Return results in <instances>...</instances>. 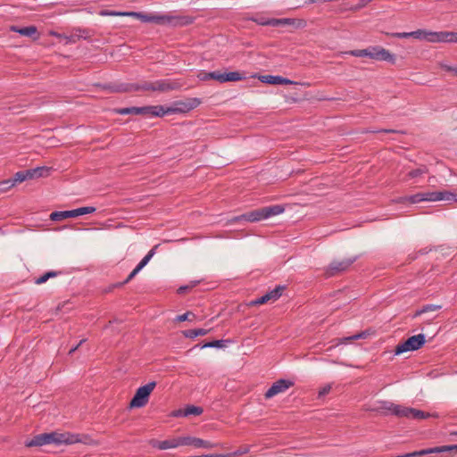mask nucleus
<instances>
[{"label": "nucleus", "instance_id": "nucleus-11", "mask_svg": "<svg viewBox=\"0 0 457 457\" xmlns=\"http://www.w3.org/2000/svg\"><path fill=\"white\" fill-rule=\"evenodd\" d=\"M367 57L377 61H385L392 64H394L396 60L394 54L379 46L368 47Z\"/></svg>", "mask_w": 457, "mask_h": 457}, {"label": "nucleus", "instance_id": "nucleus-13", "mask_svg": "<svg viewBox=\"0 0 457 457\" xmlns=\"http://www.w3.org/2000/svg\"><path fill=\"white\" fill-rule=\"evenodd\" d=\"M47 441H49L50 444L54 445H72L75 443L79 442V435L70 434V433H57V432H52V433H46Z\"/></svg>", "mask_w": 457, "mask_h": 457}, {"label": "nucleus", "instance_id": "nucleus-50", "mask_svg": "<svg viewBox=\"0 0 457 457\" xmlns=\"http://www.w3.org/2000/svg\"><path fill=\"white\" fill-rule=\"evenodd\" d=\"M390 404H394V403H390V402H383V403H381V406L379 407V410H381L382 411H390L391 412V408H389Z\"/></svg>", "mask_w": 457, "mask_h": 457}, {"label": "nucleus", "instance_id": "nucleus-49", "mask_svg": "<svg viewBox=\"0 0 457 457\" xmlns=\"http://www.w3.org/2000/svg\"><path fill=\"white\" fill-rule=\"evenodd\" d=\"M150 18H151V14H147V13L140 12L137 16V19L143 22H150V21H151Z\"/></svg>", "mask_w": 457, "mask_h": 457}, {"label": "nucleus", "instance_id": "nucleus-18", "mask_svg": "<svg viewBox=\"0 0 457 457\" xmlns=\"http://www.w3.org/2000/svg\"><path fill=\"white\" fill-rule=\"evenodd\" d=\"M13 32H17L21 36L34 37L35 39L38 38L37 29L35 26H28L23 28H19L16 26H12L10 29Z\"/></svg>", "mask_w": 457, "mask_h": 457}, {"label": "nucleus", "instance_id": "nucleus-24", "mask_svg": "<svg viewBox=\"0 0 457 457\" xmlns=\"http://www.w3.org/2000/svg\"><path fill=\"white\" fill-rule=\"evenodd\" d=\"M158 245H154L148 253L140 261V262L135 268L138 272L149 262L152 257L155 254V250L158 248Z\"/></svg>", "mask_w": 457, "mask_h": 457}, {"label": "nucleus", "instance_id": "nucleus-14", "mask_svg": "<svg viewBox=\"0 0 457 457\" xmlns=\"http://www.w3.org/2000/svg\"><path fill=\"white\" fill-rule=\"evenodd\" d=\"M294 386V382L289 379H278L274 382L271 386L265 393V398L270 399L273 396L286 392L288 388Z\"/></svg>", "mask_w": 457, "mask_h": 457}, {"label": "nucleus", "instance_id": "nucleus-37", "mask_svg": "<svg viewBox=\"0 0 457 457\" xmlns=\"http://www.w3.org/2000/svg\"><path fill=\"white\" fill-rule=\"evenodd\" d=\"M345 54L355 56V57H367L368 48L352 50V51L346 52Z\"/></svg>", "mask_w": 457, "mask_h": 457}, {"label": "nucleus", "instance_id": "nucleus-3", "mask_svg": "<svg viewBox=\"0 0 457 457\" xmlns=\"http://www.w3.org/2000/svg\"><path fill=\"white\" fill-rule=\"evenodd\" d=\"M200 80L205 81L214 79L220 83L228 81H239L244 79V76L238 71L221 72L220 71H214L211 72H201L198 75Z\"/></svg>", "mask_w": 457, "mask_h": 457}, {"label": "nucleus", "instance_id": "nucleus-33", "mask_svg": "<svg viewBox=\"0 0 457 457\" xmlns=\"http://www.w3.org/2000/svg\"><path fill=\"white\" fill-rule=\"evenodd\" d=\"M50 170L51 169L46 166L37 167L33 169V172L36 179L49 176Z\"/></svg>", "mask_w": 457, "mask_h": 457}, {"label": "nucleus", "instance_id": "nucleus-1", "mask_svg": "<svg viewBox=\"0 0 457 457\" xmlns=\"http://www.w3.org/2000/svg\"><path fill=\"white\" fill-rule=\"evenodd\" d=\"M285 211V207L279 204L266 206L263 208L256 209L252 212L244 213L242 215L234 217L231 220V222H237L240 220H246L250 222H256L265 219H268L272 216H276L283 213Z\"/></svg>", "mask_w": 457, "mask_h": 457}, {"label": "nucleus", "instance_id": "nucleus-12", "mask_svg": "<svg viewBox=\"0 0 457 457\" xmlns=\"http://www.w3.org/2000/svg\"><path fill=\"white\" fill-rule=\"evenodd\" d=\"M108 88L112 92H129L137 90L154 91V83L145 81L141 84H120L109 86Z\"/></svg>", "mask_w": 457, "mask_h": 457}, {"label": "nucleus", "instance_id": "nucleus-58", "mask_svg": "<svg viewBox=\"0 0 457 457\" xmlns=\"http://www.w3.org/2000/svg\"><path fill=\"white\" fill-rule=\"evenodd\" d=\"M85 342H86V339H81V340L79 341V343L76 346L72 347V348L69 351V354H72V353H74V352H75V351H76V350H77V349H78V348H79V347L83 343H85Z\"/></svg>", "mask_w": 457, "mask_h": 457}, {"label": "nucleus", "instance_id": "nucleus-62", "mask_svg": "<svg viewBox=\"0 0 457 457\" xmlns=\"http://www.w3.org/2000/svg\"><path fill=\"white\" fill-rule=\"evenodd\" d=\"M63 39L66 40V44L68 43H74L75 42V37L73 36H63Z\"/></svg>", "mask_w": 457, "mask_h": 457}, {"label": "nucleus", "instance_id": "nucleus-61", "mask_svg": "<svg viewBox=\"0 0 457 457\" xmlns=\"http://www.w3.org/2000/svg\"><path fill=\"white\" fill-rule=\"evenodd\" d=\"M361 337H362V335H361V334H357V335H354V336L350 337H345V338H344L343 340H344V341H347V340H354V339H359V338H361Z\"/></svg>", "mask_w": 457, "mask_h": 457}, {"label": "nucleus", "instance_id": "nucleus-23", "mask_svg": "<svg viewBox=\"0 0 457 457\" xmlns=\"http://www.w3.org/2000/svg\"><path fill=\"white\" fill-rule=\"evenodd\" d=\"M430 453H449L450 454L457 453V445H442L430 448Z\"/></svg>", "mask_w": 457, "mask_h": 457}, {"label": "nucleus", "instance_id": "nucleus-38", "mask_svg": "<svg viewBox=\"0 0 457 457\" xmlns=\"http://www.w3.org/2000/svg\"><path fill=\"white\" fill-rule=\"evenodd\" d=\"M195 318V315L193 312H187L181 315L177 316L176 320L181 322V321H186V320H192Z\"/></svg>", "mask_w": 457, "mask_h": 457}, {"label": "nucleus", "instance_id": "nucleus-59", "mask_svg": "<svg viewBox=\"0 0 457 457\" xmlns=\"http://www.w3.org/2000/svg\"><path fill=\"white\" fill-rule=\"evenodd\" d=\"M278 19H275V18H273V19H269V21H268V26L278 27Z\"/></svg>", "mask_w": 457, "mask_h": 457}, {"label": "nucleus", "instance_id": "nucleus-42", "mask_svg": "<svg viewBox=\"0 0 457 457\" xmlns=\"http://www.w3.org/2000/svg\"><path fill=\"white\" fill-rule=\"evenodd\" d=\"M248 20L255 22L258 25L268 26L269 19L264 18V17H251V18H248Z\"/></svg>", "mask_w": 457, "mask_h": 457}, {"label": "nucleus", "instance_id": "nucleus-8", "mask_svg": "<svg viewBox=\"0 0 457 457\" xmlns=\"http://www.w3.org/2000/svg\"><path fill=\"white\" fill-rule=\"evenodd\" d=\"M356 261V257L345 258L343 260L333 261L326 269L325 276L327 278L337 276L349 270L352 264Z\"/></svg>", "mask_w": 457, "mask_h": 457}, {"label": "nucleus", "instance_id": "nucleus-5", "mask_svg": "<svg viewBox=\"0 0 457 457\" xmlns=\"http://www.w3.org/2000/svg\"><path fill=\"white\" fill-rule=\"evenodd\" d=\"M389 408H391L392 414L400 418L425 420L430 416L429 413L422 411L420 410L411 407H405L398 404H390Z\"/></svg>", "mask_w": 457, "mask_h": 457}, {"label": "nucleus", "instance_id": "nucleus-45", "mask_svg": "<svg viewBox=\"0 0 457 457\" xmlns=\"http://www.w3.org/2000/svg\"><path fill=\"white\" fill-rule=\"evenodd\" d=\"M101 16H120V12L119 11H111V10H101L99 12Z\"/></svg>", "mask_w": 457, "mask_h": 457}, {"label": "nucleus", "instance_id": "nucleus-44", "mask_svg": "<svg viewBox=\"0 0 457 457\" xmlns=\"http://www.w3.org/2000/svg\"><path fill=\"white\" fill-rule=\"evenodd\" d=\"M14 186V182L12 179H7L0 182V190L5 191Z\"/></svg>", "mask_w": 457, "mask_h": 457}, {"label": "nucleus", "instance_id": "nucleus-41", "mask_svg": "<svg viewBox=\"0 0 457 457\" xmlns=\"http://www.w3.org/2000/svg\"><path fill=\"white\" fill-rule=\"evenodd\" d=\"M270 298H269V295L268 294L266 293L265 295H263L262 296L253 300L251 302V305H260V304H263V303H266L268 302H270Z\"/></svg>", "mask_w": 457, "mask_h": 457}, {"label": "nucleus", "instance_id": "nucleus-10", "mask_svg": "<svg viewBox=\"0 0 457 457\" xmlns=\"http://www.w3.org/2000/svg\"><path fill=\"white\" fill-rule=\"evenodd\" d=\"M425 41L429 43H457V32L426 30Z\"/></svg>", "mask_w": 457, "mask_h": 457}, {"label": "nucleus", "instance_id": "nucleus-36", "mask_svg": "<svg viewBox=\"0 0 457 457\" xmlns=\"http://www.w3.org/2000/svg\"><path fill=\"white\" fill-rule=\"evenodd\" d=\"M250 449H251L250 445H243L238 450L235 451L234 453L226 454L227 455L226 457L239 456V455L246 454L250 452Z\"/></svg>", "mask_w": 457, "mask_h": 457}, {"label": "nucleus", "instance_id": "nucleus-39", "mask_svg": "<svg viewBox=\"0 0 457 457\" xmlns=\"http://www.w3.org/2000/svg\"><path fill=\"white\" fill-rule=\"evenodd\" d=\"M12 182H14V185L16 183H21L26 180V175L24 174V170L18 171L14 174L13 178L12 179Z\"/></svg>", "mask_w": 457, "mask_h": 457}, {"label": "nucleus", "instance_id": "nucleus-47", "mask_svg": "<svg viewBox=\"0 0 457 457\" xmlns=\"http://www.w3.org/2000/svg\"><path fill=\"white\" fill-rule=\"evenodd\" d=\"M330 390H331L330 385H326L323 387H321L318 393L319 398H321V397H324L325 395H327L330 392Z\"/></svg>", "mask_w": 457, "mask_h": 457}, {"label": "nucleus", "instance_id": "nucleus-9", "mask_svg": "<svg viewBox=\"0 0 457 457\" xmlns=\"http://www.w3.org/2000/svg\"><path fill=\"white\" fill-rule=\"evenodd\" d=\"M96 212V208L92 206H85L71 211L54 212L50 214L51 220L60 221L68 218H74L84 214H89Z\"/></svg>", "mask_w": 457, "mask_h": 457}, {"label": "nucleus", "instance_id": "nucleus-22", "mask_svg": "<svg viewBox=\"0 0 457 457\" xmlns=\"http://www.w3.org/2000/svg\"><path fill=\"white\" fill-rule=\"evenodd\" d=\"M428 172V169L426 165H420L417 169L410 170L406 174L405 181L412 179L418 177H421Z\"/></svg>", "mask_w": 457, "mask_h": 457}, {"label": "nucleus", "instance_id": "nucleus-60", "mask_svg": "<svg viewBox=\"0 0 457 457\" xmlns=\"http://www.w3.org/2000/svg\"><path fill=\"white\" fill-rule=\"evenodd\" d=\"M190 289V287H188V285H186V286H182L180 287H179L178 289V293L179 294H184L187 290Z\"/></svg>", "mask_w": 457, "mask_h": 457}, {"label": "nucleus", "instance_id": "nucleus-56", "mask_svg": "<svg viewBox=\"0 0 457 457\" xmlns=\"http://www.w3.org/2000/svg\"><path fill=\"white\" fill-rule=\"evenodd\" d=\"M370 132H373V133H398L399 131L395 130V129H380V130H371Z\"/></svg>", "mask_w": 457, "mask_h": 457}, {"label": "nucleus", "instance_id": "nucleus-35", "mask_svg": "<svg viewBox=\"0 0 457 457\" xmlns=\"http://www.w3.org/2000/svg\"><path fill=\"white\" fill-rule=\"evenodd\" d=\"M225 346V341L224 340H214L212 342L205 343L202 348H221Z\"/></svg>", "mask_w": 457, "mask_h": 457}, {"label": "nucleus", "instance_id": "nucleus-64", "mask_svg": "<svg viewBox=\"0 0 457 457\" xmlns=\"http://www.w3.org/2000/svg\"><path fill=\"white\" fill-rule=\"evenodd\" d=\"M199 283L198 280H195V281H191L189 284H188V287L191 288L195 287L197 284Z\"/></svg>", "mask_w": 457, "mask_h": 457}, {"label": "nucleus", "instance_id": "nucleus-7", "mask_svg": "<svg viewBox=\"0 0 457 457\" xmlns=\"http://www.w3.org/2000/svg\"><path fill=\"white\" fill-rule=\"evenodd\" d=\"M426 343L425 335L418 334L409 337L404 342L398 344L395 346V353L399 355L405 352L416 351L420 349Z\"/></svg>", "mask_w": 457, "mask_h": 457}, {"label": "nucleus", "instance_id": "nucleus-55", "mask_svg": "<svg viewBox=\"0 0 457 457\" xmlns=\"http://www.w3.org/2000/svg\"><path fill=\"white\" fill-rule=\"evenodd\" d=\"M138 273V271L134 269L130 274L128 276V278L125 279V281L122 283V285L129 283L135 276Z\"/></svg>", "mask_w": 457, "mask_h": 457}, {"label": "nucleus", "instance_id": "nucleus-52", "mask_svg": "<svg viewBox=\"0 0 457 457\" xmlns=\"http://www.w3.org/2000/svg\"><path fill=\"white\" fill-rule=\"evenodd\" d=\"M139 12H120V16L134 17L137 19Z\"/></svg>", "mask_w": 457, "mask_h": 457}, {"label": "nucleus", "instance_id": "nucleus-43", "mask_svg": "<svg viewBox=\"0 0 457 457\" xmlns=\"http://www.w3.org/2000/svg\"><path fill=\"white\" fill-rule=\"evenodd\" d=\"M408 201L411 204H417L420 202H423L424 198H423L422 193H418V194L409 196Z\"/></svg>", "mask_w": 457, "mask_h": 457}, {"label": "nucleus", "instance_id": "nucleus-4", "mask_svg": "<svg viewBox=\"0 0 457 457\" xmlns=\"http://www.w3.org/2000/svg\"><path fill=\"white\" fill-rule=\"evenodd\" d=\"M150 22L157 24H169L174 27L187 26L193 23V18L189 16H178L169 14H151Z\"/></svg>", "mask_w": 457, "mask_h": 457}, {"label": "nucleus", "instance_id": "nucleus-40", "mask_svg": "<svg viewBox=\"0 0 457 457\" xmlns=\"http://www.w3.org/2000/svg\"><path fill=\"white\" fill-rule=\"evenodd\" d=\"M426 30L425 29H417L415 31L411 32V37L420 40H425Z\"/></svg>", "mask_w": 457, "mask_h": 457}, {"label": "nucleus", "instance_id": "nucleus-28", "mask_svg": "<svg viewBox=\"0 0 457 457\" xmlns=\"http://www.w3.org/2000/svg\"><path fill=\"white\" fill-rule=\"evenodd\" d=\"M442 308L441 305L437 304H427L424 305L420 310L416 311L413 317L420 316L423 313L428 312H436L439 311Z\"/></svg>", "mask_w": 457, "mask_h": 457}, {"label": "nucleus", "instance_id": "nucleus-25", "mask_svg": "<svg viewBox=\"0 0 457 457\" xmlns=\"http://www.w3.org/2000/svg\"><path fill=\"white\" fill-rule=\"evenodd\" d=\"M158 245H154L148 253L140 261V262L135 268L138 272L149 262L152 257L155 254V250L158 248Z\"/></svg>", "mask_w": 457, "mask_h": 457}, {"label": "nucleus", "instance_id": "nucleus-31", "mask_svg": "<svg viewBox=\"0 0 457 457\" xmlns=\"http://www.w3.org/2000/svg\"><path fill=\"white\" fill-rule=\"evenodd\" d=\"M60 272L57 271H48L39 278L35 279V284L40 285L46 283L49 278H55Z\"/></svg>", "mask_w": 457, "mask_h": 457}, {"label": "nucleus", "instance_id": "nucleus-34", "mask_svg": "<svg viewBox=\"0 0 457 457\" xmlns=\"http://www.w3.org/2000/svg\"><path fill=\"white\" fill-rule=\"evenodd\" d=\"M195 438L193 436H179L178 437L179 445H193L195 446Z\"/></svg>", "mask_w": 457, "mask_h": 457}, {"label": "nucleus", "instance_id": "nucleus-51", "mask_svg": "<svg viewBox=\"0 0 457 457\" xmlns=\"http://www.w3.org/2000/svg\"><path fill=\"white\" fill-rule=\"evenodd\" d=\"M372 0H361L359 4L353 8V10H359L365 7Z\"/></svg>", "mask_w": 457, "mask_h": 457}, {"label": "nucleus", "instance_id": "nucleus-17", "mask_svg": "<svg viewBox=\"0 0 457 457\" xmlns=\"http://www.w3.org/2000/svg\"><path fill=\"white\" fill-rule=\"evenodd\" d=\"M154 91L158 92H169L172 90H178L182 87V84L179 80H172L169 79H159L154 81Z\"/></svg>", "mask_w": 457, "mask_h": 457}, {"label": "nucleus", "instance_id": "nucleus-32", "mask_svg": "<svg viewBox=\"0 0 457 457\" xmlns=\"http://www.w3.org/2000/svg\"><path fill=\"white\" fill-rule=\"evenodd\" d=\"M260 80L270 85H279L280 76L263 75L260 78Z\"/></svg>", "mask_w": 457, "mask_h": 457}, {"label": "nucleus", "instance_id": "nucleus-15", "mask_svg": "<svg viewBox=\"0 0 457 457\" xmlns=\"http://www.w3.org/2000/svg\"><path fill=\"white\" fill-rule=\"evenodd\" d=\"M201 104V100L196 97L188 98L186 101H180L177 102L175 104L174 108H165V110H172L169 113H175V112H187L191 110H194L195 108L198 107Z\"/></svg>", "mask_w": 457, "mask_h": 457}, {"label": "nucleus", "instance_id": "nucleus-16", "mask_svg": "<svg viewBox=\"0 0 457 457\" xmlns=\"http://www.w3.org/2000/svg\"><path fill=\"white\" fill-rule=\"evenodd\" d=\"M424 201L436 202V201H456L457 198L453 194L448 191H434L422 193Z\"/></svg>", "mask_w": 457, "mask_h": 457}, {"label": "nucleus", "instance_id": "nucleus-20", "mask_svg": "<svg viewBox=\"0 0 457 457\" xmlns=\"http://www.w3.org/2000/svg\"><path fill=\"white\" fill-rule=\"evenodd\" d=\"M204 410L202 407L195 406V405H188L184 410H179L175 411L174 416H189V415H195L198 416L203 413Z\"/></svg>", "mask_w": 457, "mask_h": 457}, {"label": "nucleus", "instance_id": "nucleus-54", "mask_svg": "<svg viewBox=\"0 0 457 457\" xmlns=\"http://www.w3.org/2000/svg\"><path fill=\"white\" fill-rule=\"evenodd\" d=\"M24 174L26 175V180L36 179L34 172H33V169L25 170Z\"/></svg>", "mask_w": 457, "mask_h": 457}, {"label": "nucleus", "instance_id": "nucleus-2", "mask_svg": "<svg viewBox=\"0 0 457 457\" xmlns=\"http://www.w3.org/2000/svg\"><path fill=\"white\" fill-rule=\"evenodd\" d=\"M172 110H165L162 105H147L142 107H126L115 110V112L120 115H143L146 117H162Z\"/></svg>", "mask_w": 457, "mask_h": 457}, {"label": "nucleus", "instance_id": "nucleus-27", "mask_svg": "<svg viewBox=\"0 0 457 457\" xmlns=\"http://www.w3.org/2000/svg\"><path fill=\"white\" fill-rule=\"evenodd\" d=\"M210 330L204 328L187 329L183 331V335L188 338H195L199 336H205Z\"/></svg>", "mask_w": 457, "mask_h": 457}, {"label": "nucleus", "instance_id": "nucleus-46", "mask_svg": "<svg viewBox=\"0 0 457 457\" xmlns=\"http://www.w3.org/2000/svg\"><path fill=\"white\" fill-rule=\"evenodd\" d=\"M440 66L445 71L452 72L457 76V66H451L445 63H441Z\"/></svg>", "mask_w": 457, "mask_h": 457}, {"label": "nucleus", "instance_id": "nucleus-57", "mask_svg": "<svg viewBox=\"0 0 457 457\" xmlns=\"http://www.w3.org/2000/svg\"><path fill=\"white\" fill-rule=\"evenodd\" d=\"M282 20L283 25H294L295 22V20L290 18H282Z\"/></svg>", "mask_w": 457, "mask_h": 457}, {"label": "nucleus", "instance_id": "nucleus-21", "mask_svg": "<svg viewBox=\"0 0 457 457\" xmlns=\"http://www.w3.org/2000/svg\"><path fill=\"white\" fill-rule=\"evenodd\" d=\"M46 433L39 434L34 436L30 441L26 442V446H42L45 445H49V441H47Z\"/></svg>", "mask_w": 457, "mask_h": 457}, {"label": "nucleus", "instance_id": "nucleus-26", "mask_svg": "<svg viewBox=\"0 0 457 457\" xmlns=\"http://www.w3.org/2000/svg\"><path fill=\"white\" fill-rule=\"evenodd\" d=\"M158 245H154L148 253L140 261V262L135 268L138 272L149 262L152 257L155 254V250L158 248Z\"/></svg>", "mask_w": 457, "mask_h": 457}, {"label": "nucleus", "instance_id": "nucleus-30", "mask_svg": "<svg viewBox=\"0 0 457 457\" xmlns=\"http://www.w3.org/2000/svg\"><path fill=\"white\" fill-rule=\"evenodd\" d=\"M285 289V287L283 286H277L273 290L268 292V295L270 301H276L278 300L281 295L283 290Z\"/></svg>", "mask_w": 457, "mask_h": 457}, {"label": "nucleus", "instance_id": "nucleus-6", "mask_svg": "<svg viewBox=\"0 0 457 457\" xmlns=\"http://www.w3.org/2000/svg\"><path fill=\"white\" fill-rule=\"evenodd\" d=\"M155 386H156V382H154V381L149 382L148 384H146L143 386H140L136 391L135 395L133 396V398L130 401V403H129L130 407L141 408V407L145 406L149 401V396H150L151 393L153 392V390L155 388Z\"/></svg>", "mask_w": 457, "mask_h": 457}, {"label": "nucleus", "instance_id": "nucleus-29", "mask_svg": "<svg viewBox=\"0 0 457 457\" xmlns=\"http://www.w3.org/2000/svg\"><path fill=\"white\" fill-rule=\"evenodd\" d=\"M217 446H218V444H216V443H212L210 441H206V440H204V439H201L198 437L195 438V447H196V448L211 449V448H214Z\"/></svg>", "mask_w": 457, "mask_h": 457}, {"label": "nucleus", "instance_id": "nucleus-48", "mask_svg": "<svg viewBox=\"0 0 457 457\" xmlns=\"http://www.w3.org/2000/svg\"><path fill=\"white\" fill-rule=\"evenodd\" d=\"M387 35L397 37V38H407L411 37V32H395V33H387Z\"/></svg>", "mask_w": 457, "mask_h": 457}, {"label": "nucleus", "instance_id": "nucleus-63", "mask_svg": "<svg viewBox=\"0 0 457 457\" xmlns=\"http://www.w3.org/2000/svg\"><path fill=\"white\" fill-rule=\"evenodd\" d=\"M50 35H51V36H54V37H58V38H60V39H61V38H63V36H64V35H62V34L57 33V32H55V31H50Z\"/></svg>", "mask_w": 457, "mask_h": 457}, {"label": "nucleus", "instance_id": "nucleus-19", "mask_svg": "<svg viewBox=\"0 0 457 457\" xmlns=\"http://www.w3.org/2000/svg\"><path fill=\"white\" fill-rule=\"evenodd\" d=\"M153 446L159 450H167L179 447V440L178 437H173L170 439H166L163 441H155L153 444Z\"/></svg>", "mask_w": 457, "mask_h": 457}, {"label": "nucleus", "instance_id": "nucleus-53", "mask_svg": "<svg viewBox=\"0 0 457 457\" xmlns=\"http://www.w3.org/2000/svg\"><path fill=\"white\" fill-rule=\"evenodd\" d=\"M293 84H298V83L280 76L279 85H293Z\"/></svg>", "mask_w": 457, "mask_h": 457}]
</instances>
